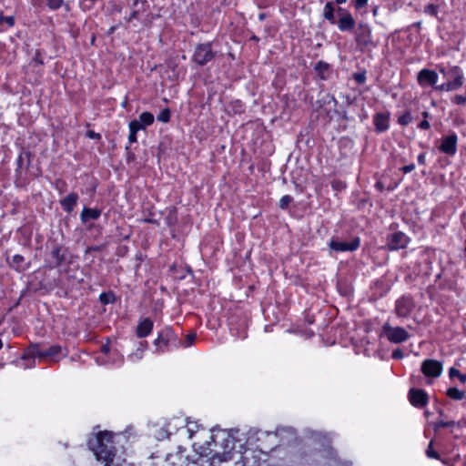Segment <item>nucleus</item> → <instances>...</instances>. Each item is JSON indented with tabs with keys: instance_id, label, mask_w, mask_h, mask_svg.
<instances>
[{
	"instance_id": "nucleus-1",
	"label": "nucleus",
	"mask_w": 466,
	"mask_h": 466,
	"mask_svg": "<svg viewBox=\"0 0 466 466\" xmlns=\"http://www.w3.org/2000/svg\"><path fill=\"white\" fill-rule=\"evenodd\" d=\"M113 433L110 431H100L93 439L88 441V446L94 451L98 461L105 462V466H120L115 463V447L113 446Z\"/></svg>"
},
{
	"instance_id": "nucleus-2",
	"label": "nucleus",
	"mask_w": 466,
	"mask_h": 466,
	"mask_svg": "<svg viewBox=\"0 0 466 466\" xmlns=\"http://www.w3.org/2000/svg\"><path fill=\"white\" fill-rule=\"evenodd\" d=\"M59 355H66V353L63 352V349L59 345H53L49 347L47 350H40L38 345H32L26 350V351L22 356V360L27 361L25 363H23L22 365L25 369L35 367V358H39L40 360L49 358L53 361H58Z\"/></svg>"
},
{
	"instance_id": "nucleus-3",
	"label": "nucleus",
	"mask_w": 466,
	"mask_h": 466,
	"mask_svg": "<svg viewBox=\"0 0 466 466\" xmlns=\"http://www.w3.org/2000/svg\"><path fill=\"white\" fill-rule=\"evenodd\" d=\"M439 71L447 79L445 83L435 86V90L440 92H452L461 88L464 84V73L458 66L446 68L439 66Z\"/></svg>"
},
{
	"instance_id": "nucleus-4",
	"label": "nucleus",
	"mask_w": 466,
	"mask_h": 466,
	"mask_svg": "<svg viewBox=\"0 0 466 466\" xmlns=\"http://www.w3.org/2000/svg\"><path fill=\"white\" fill-rule=\"evenodd\" d=\"M381 330L383 336L391 343H402L410 338V334L404 328L392 327L389 322L383 324Z\"/></svg>"
},
{
	"instance_id": "nucleus-5",
	"label": "nucleus",
	"mask_w": 466,
	"mask_h": 466,
	"mask_svg": "<svg viewBox=\"0 0 466 466\" xmlns=\"http://www.w3.org/2000/svg\"><path fill=\"white\" fill-rule=\"evenodd\" d=\"M360 243L359 238H355L350 242L332 238L329 243V247L330 251L334 252H352L360 247Z\"/></svg>"
},
{
	"instance_id": "nucleus-6",
	"label": "nucleus",
	"mask_w": 466,
	"mask_h": 466,
	"mask_svg": "<svg viewBox=\"0 0 466 466\" xmlns=\"http://www.w3.org/2000/svg\"><path fill=\"white\" fill-rule=\"evenodd\" d=\"M458 136L451 132L443 137L439 146V150L450 157H453L457 153Z\"/></svg>"
},
{
	"instance_id": "nucleus-7",
	"label": "nucleus",
	"mask_w": 466,
	"mask_h": 466,
	"mask_svg": "<svg viewBox=\"0 0 466 466\" xmlns=\"http://www.w3.org/2000/svg\"><path fill=\"white\" fill-rule=\"evenodd\" d=\"M214 57V53L211 49L210 44H201L196 47L193 59L199 66H203L211 61Z\"/></svg>"
},
{
	"instance_id": "nucleus-8",
	"label": "nucleus",
	"mask_w": 466,
	"mask_h": 466,
	"mask_svg": "<svg viewBox=\"0 0 466 466\" xmlns=\"http://www.w3.org/2000/svg\"><path fill=\"white\" fill-rule=\"evenodd\" d=\"M420 370L428 378H437L442 372V364L436 360H425L421 363Z\"/></svg>"
},
{
	"instance_id": "nucleus-9",
	"label": "nucleus",
	"mask_w": 466,
	"mask_h": 466,
	"mask_svg": "<svg viewBox=\"0 0 466 466\" xmlns=\"http://www.w3.org/2000/svg\"><path fill=\"white\" fill-rule=\"evenodd\" d=\"M417 81L420 86H437L438 81V74L431 69L423 68L421 69L417 76Z\"/></svg>"
},
{
	"instance_id": "nucleus-10",
	"label": "nucleus",
	"mask_w": 466,
	"mask_h": 466,
	"mask_svg": "<svg viewBox=\"0 0 466 466\" xmlns=\"http://www.w3.org/2000/svg\"><path fill=\"white\" fill-rule=\"evenodd\" d=\"M338 15L339 19L338 21V27L340 31H350L355 25V20L352 15L346 9L339 8Z\"/></svg>"
},
{
	"instance_id": "nucleus-11",
	"label": "nucleus",
	"mask_w": 466,
	"mask_h": 466,
	"mask_svg": "<svg viewBox=\"0 0 466 466\" xmlns=\"http://www.w3.org/2000/svg\"><path fill=\"white\" fill-rule=\"evenodd\" d=\"M410 238L402 232H395L389 236L387 245L390 249L397 250L408 246Z\"/></svg>"
},
{
	"instance_id": "nucleus-12",
	"label": "nucleus",
	"mask_w": 466,
	"mask_h": 466,
	"mask_svg": "<svg viewBox=\"0 0 466 466\" xmlns=\"http://www.w3.org/2000/svg\"><path fill=\"white\" fill-rule=\"evenodd\" d=\"M356 42L361 47H368L372 45L371 30L368 25H359L356 32Z\"/></svg>"
},
{
	"instance_id": "nucleus-13",
	"label": "nucleus",
	"mask_w": 466,
	"mask_h": 466,
	"mask_svg": "<svg viewBox=\"0 0 466 466\" xmlns=\"http://www.w3.org/2000/svg\"><path fill=\"white\" fill-rule=\"evenodd\" d=\"M66 259V255L63 250V248L59 245H56L52 248L49 255H48V267L50 268H57L62 265V263Z\"/></svg>"
},
{
	"instance_id": "nucleus-14",
	"label": "nucleus",
	"mask_w": 466,
	"mask_h": 466,
	"mask_svg": "<svg viewBox=\"0 0 466 466\" xmlns=\"http://www.w3.org/2000/svg\"><path fill=\"white\" fill-rule=\"evenodd\" d=\"M409 400L413 406L421 408L428 403V395L423 390L410 389L409 391Z\"/></svg>"
},
{
	"instance_id": "nucleus-15",
	"label": "nucleus",
	"mask_w": 466,
	"mask_h": 466,
	"mask_svg": "<svg viewBox=\"0 0 466 466\" xmlns=\"http://www.w3.org/2000/svg\"><path fill=\"white\" fill-rule=\"evenodd\" d=\"M174 338V332L170 328L161 330L157 338L154 340L155 346L161 352L165 351L169 341Z\"/></svg>"
},
{
	"instance_id": "nucleus-16",
	"label": "nucleus",
	"mask_w": 466,
	"mask_h": 466,
	"mask_svg": "<svg viewBox=\"0 0 466 466\" xmlns=\"http://www.w3.org/2000/svg\"><path fill=\"white\" fill-rule=\"evenodd\" d=\"M413 301L409 297H401L396 301L395 312L399 317H407L413 309Z\"/></svg>"
},
{
	"instance_id": "nucleus-17",
	"label": "nucleus",
	"mask_w": 466,
	"mask_h": 466,
	"mask_svg": "<svg viewBox=\"0 0 466 466\" xmlns=\"http://www.w3.org/2000/svg\"><path fill=\"white\" fill-rule=\"evenodd\" d=\"M153 321L148 319V318H146L144 319L143 320H141L137 328V336L138 338H145L147 336H148L152 329H153Z\"/></svg>"
},
{
	"instance_id": "nucleus-18",
	"label": "nucleus",
	"mask_w": 466,
	"mask_h": 466,
	"mask_svg": "<svg viewBox=\"0 0 466 466\" xmlns=\"http://www.w3.org/2000/svg\"><path fill=\"white\" fill-rule=\"evenodd\" d=\"M373 123L377 132H384L389 128V116L383 113H377L374 116Z\"/></svg>"
},
{
	"instance_id": "nucleus-19",
	"label": "nucleus",
	"mask_w": 466,
	"mask_h": 466,
	"mask_svg": "<svg viewBox=\"0 0 466 466\" xmlns=\"http://www.w3.org/2000/svg\"><path fill=\"white\" fill-rule=\"evenodd\" d=\"M77 199H78L77 194L72 192V193L68 194L66 198H64L60 201V204L65 211L71 212V211H73L74 208L76 207Z\"/></svg>"
},
{
	"instance_id": "nucleus-20",
	"label": "nucleus",
	"mask_w": 466,
	"mask_h": 466,
	"mask_svg": "<svg viewBox=\"0 0 466 466\" xmlns=\"http://www.w3.org/2000/svg\"><path fill=\"white\" fill-rule=\"evenodd\" d=\"M101 216V210L97 208H84L81 212L80 218L83 223L88 220H96Z\"/></svg>"
},
{
	"instance_id": "nucleus-21",
	"label": "nucleus",
	"mask_w": 466,
	"mask_h": 466,
	"mask_svg": "<svg viewBox=\"0 0 466 466\" xmlns=\"http://www.w3.org/2000/svg\"><path fill=\"white\" fill-rule=\"evenodd\" d=\"M142 128H143V126L137 120H132L129 123L128 141L130 144L136 143L137 141V133Z\"/></svg>"
},
{
	"instance_id": "nucleus-22",
	"label": "nucleus",
	"mask_w": 466,
	"mask_h": 466,
	"mask_svg": "<svg viewBox=\"0 0 466 466\" xmlns=\"http://www.w3.org/2000/svg\"><path fill=\"white\" fill-rule=\"evenodd\" d=\"M24 261H25L24 257L17 254V255L13 256L10 265L15 270L23 271V270H25Z\"/></svg>"
},
{
	"instance_id": "nucleus-23",
	"label": "nucleus",
	"mask_w": 466,
	"mask_h": 466,
	"mask_svg": "<svg viewBox=\"0 0 466 466\" xmlns=\"http://www.w3.org/2000/svg\"><path fill=\"white\" fill-rule=\"evenodd\" d=\"M146 346H147V343L141 342L139 348L135 352L128 355V360L133 362L141 360L143 358V353L146 350Z\"/></svg>"
},
{
	"instance_id": "nucleus-24",
	"label": "nucleus",
	"mask_w": 466,
	"mask_h": 466,
	"mask_svg": "<svg viewBox=\"0 0 466 466\" xmlns=\"http://www.w3.org/2000/svg\"><path fill=\"white\" fill-rule=\"evenodd\" d=\"M447 396L452 400H462L465 396L463 390H461L457 388H450L446 392Z\"/></svg>"
},
{
	"instance_id": "nucleus-25",
	"label": "nucleus",
	"mask_w": 466,
	"mask_h": 466,
	"mask_svg": "<svg viewBox=\"0 0 466 466\" xmlns=\"http://www.w3.org/2000/svg\"><path fill=\"white\" fill-rule=\"evenodd\" d=\"M323 15L331 24H335L334 7L330 3L325 5Z\"/></svg>"
},
{
	"instance_id": "nucleus-26",
	"label": "nucleus",
	"mask_w": 466,
	"mask_h": 466,
	"mask_svg": "<svg viewBox=\"0 0 466 466\" xmlns=\"http://www.w3.org/2000/svg\"><path fill=\"white\" fill-rule=\"evenodd\" d=\"M140 124L143 126V128L147 126H150L153 124L154 122V116L149 113V112H143L140 116H139V120Z\"/></svg>"
},
{
	"instance_id": "nucleus-27",
	"label": "nucleus",
	"mask_w": 466,
	"mask_h": 466,
	"mask_svg": "<svg viewBox=\"0 0 466 466\" xmlns=\"http://www.w3.org/2000/svg\"><path fill=\"white\" fill-rule=\"evenodd\" d=\"M412 121V116L410 111L404 112L401 116L398 117V123L402 126L406 127Z\"/></svg>"
},
{
	"instance_id": "nucleus-28",
	"label": "nucleus",
	"mask_w": 466,
	"mask_h": 466,
	"mask_svg": "<svg viewBox=\"0 0 466 466\" xmlns=\"http://www.w3.org/2000/svg\"><path fill=\"white\" fill-rule=\"evenodd\" d=\"M453 425H455V421H453V420L445 421V420H440L434 423V430L438 431L439 429H441L442 427H451Z\"/></svg>"
},
{
	"instance_id": "nucleus-29",
	"label": "nucleus",
	"mask_w": 466,
	"mask_h": 466,
	"mask_svg": "<svg viewBox=\"0 0 466 466\" xmlns=\"http://www.w3.org/2000/svg\"><path fill=\"white\" fill-rule=\"evenodd\" d=\"M170 119V111L169 109L166 108L160 112V114L157 116V120L163 123L168 122Z\"/></svg>"
},
{
	"instance_id": "nucleus-30",
	"label": "nucleus",
	"mask_w": 466,
	"mask_h": 466,
	"mask_svg": "<svg viewBox=\"0 0 466 466\" xmlns=\"http://www.w3.org/2000/svg\"><path fill=\"white\" fill-rule=\"evenodd\" d=\"M292 200L293 198L289 195L283 196L279 200V208L282 209L287 208Z\"/></svg>"
},
{
	"instance_id": "nucleus-31",
	"label": "nucleus",
	"mask_w": 466,
	"mask_h": 466,
	"mask_svg": "<svg viewBox=\"0 0 466 466\" xmlns=\"http://www.w3.org/2000/svg\"><path fill=\"white\" fill-rule=\"evenodd\" d=\"M199 430V425L197 422H187L188 437L192 438L194 433Z\"/></svg>"
},
{
	"instance_id": "nucleus-32",
	"label": "nucleus",
	"mask_w": 466,
	"mask_h": 466,
	"mask_svg": "<svg viewBox=\"0 0 466 466\" xmlns=\"http://www.w3.org/2000/svg\"><path fill=\"white\" fill-rule=\"evenodd\" d=\"M5 23L9 27H13L15 25V17L14 16H4L0 14V25Z\"/></svg>"
},
{
	"instance_id": "nucleus-33",
	"label": "nucleus",
	"mask_w": 466,
	"mask_h": 466,
	"mask_svg": "<svg viewBox=\"0 0 466 466\" xmlns=\"http://www.w3.org/2000/svg\"><path fill=\"white\" fill-rule=\"evenodd\" d=\"M424 12L426 14H428V15H432V16H437V15H438V6L433 5V4H430V5L425 6Z\"/></svg>"
},
{
	"instance_id": "nucleus-34",
	"label": "nucleus",
	"mask_w": 466,
	"mask_h": 466,
	"mask_svg": "<svg viewBox=\"0 0 466 466\" xmlns=\"http://www.w3.org/2000/svg\"><path fill=\"white\" fill-rule=\"evenodd\" d=\"M329 69V65L323 61H319L315 66V70L322 75L324 72H326Z\"/></svg>"
},
{
	"instance_id": "nucleus-35",
	"label": "nucleus",
	"mask_w": 466,
	"mask_h": 466,
	"mask_svg": "<svg viewBox=\"0 0 466 466\" xmlns=\"http://www.w3.org/2000/svg\"><path fill=\"white\" fill-rule=\"evenodd\" d=\"M426 454L429 458H431V459H439L440 458L439 453L433 450L432 441L429 443V446L426 450Z\"/></svg>"
},
{
	"instance_id": "nucleus-36",
	"label": "nucleus",
	"mask_w": 466,
	"mask_h": 466,
	"mask_svg": "<svg viewBox=\"0 0 466 466\" xmlns=\"http://www.w3.org/2000/svg\"><path fill=\"white\" fill-rule=\"evenodd\" d=\"M63 3V0H47V6L52 10H56L62 6Z\"/></svg>"
},
{
	"instance_id": "nucleus-37",
	"label": "nucleus",
	"mask_w": 466,
	"mask_h": 466,
	"mask_svg": "<svg viewBox=\"0 0 466 466\" xmlns=\"http://www.w3.org/2000/svg\"><path fill=\"white\" fill-rule=\"evenodd\" d=\"M451 102L458 106L463 105L466 103V95H455L451 98Z\"/></svg>"
},
{
	"instance_id": "nucleus-38",
	"label": "nucleus",
	"mask_w": 466,
	"mask_h": 466,
	"mask_svg": "<svg viewBox=\"0 0 466 466\" xmlns=\"http://www.w3.org/2000/svg\"><path fill=\"white\" fill-rule=\"evenodd\" d=\"M197 339L196 333H190L187 336L185 347L191 346Z\"/></svg>"
},
{
	"instance_id": "nucleus-39",
	"label": "nucleus",
	"mask_w": 466,
	"mask_h": 466,
	"mask_svg": "<svg viewBox=\"0 0 466 466\" xmlns=\"http://www.w3.org/2000/svg\"><path fill=\"white\" fill-rule=\"evenodd\" d=\"M420 129L428 130L431 128V124L428 120L423 119L418 126Z\"/></svg>"
},
{
	"instance_id": "nucleus-40",
	"label": "nucleus",
	"mask_w": 466,
	"mask_h": 466,
	"mask_svg": "<svg viewBox=\"0 0 466 466\" xmlns=\"http://www.w3.org/2000/svg\"><path fill=\"white\" fill-rule=\"evenodd\" d=\"M414 169H415V165L414 164H410V165H407V166H404V167H401V171L404 174H408V173L411 172Z\"/></svg>"
},
{
	"instance_id": "nucleus-41",
	"label": "nucleus",
	"mask_w": 466,
	"mask_h": 466,
	"mask_svg": "<svg viewBox=\"0 0 466 466\" xmlns=\"http://www.w3.org/2000/svg\"><path fill=\"white\" fill-rule=\"evenodd\" d=\"M354 79L359 83V84H363L366 80V76L364 74H355L354 75Z\"/></svg>"
},
{
	"instance_id": "nucleus-42",
	"label": "nucleus",
	"mask_w": 466,
	"mask_h": 466,
	"mask_svg": "<svg viewBox=\"0 0 466 466\" xmlns=\"http://www.w3.org/2000/svg\"><path fill=\"white\" fill-rule=\"evenodd\" d=\"M367 3H368V0H355L354 5L357 9H360V8L364 7L367 5Z\"/></svg>"
},
{
	"instance_id": "nucleus-43",
	"label": "nucleus",
	"mask_w": 466,
	"mask_h": 466,
	"mask_svg": "<svg viewBox=\"0 0 466 466\" xmlns=\"http://www.w3.org/2000/svg\"><path fill=\"white\" fill-rule=\"evenodd\" d=\"M87 137H88L89 138H93V139H99V138L101 137L100 134L96 133V132H95V131H93V130H89V131L87 132Z\"/></svg>"
},
{
	"instance_id": "nucleus-44",
	"label": "nucleus",
	"mask_w": 466,
	"mask_h": 466,
	"mask_svg": "<svg viewBox=\"0 0 466 466\" xmlns=\"http://www.w3.org/2000/svg\"><path fill=\"white\" fill-rule=\"evenodd\" d=\"M418 163L420 165H425L426 163V156L425 153H421L418 156Z\"/></svg>"
},
{
	"instance_id": "nucleus-45",
	"label": "nucleus",
	"mask_w": 466,
	"mask_h": 466,
	"mask_svg": "<svg viewBox=\"0 0 466 466\" xmlns=\"http://www.w3.org/2000/svg\"><path fill=\"white\" fill-rule=\"evenodd\" d=\"M109 351H110V345H109V343H106V344L102 345L101 352H103L104 354H107V353H109Z\"/></svg>"
},
{
	"instance_id": "nucleus-46",
	"label": "nucleus",
	"mask_w": 466,
	"mask_h": 466,
	"mask_svg": "<svg viewBox=\"0 0 466 466\" xmlns=\"http://www.w3.org/2000/svg\"><path fill=\"white\" fill-rule=\"evenodd\" d=\"M449 373H450V377L453 378V377H458V376L460 375V373H461V372H460L458 370H456V369H454V368H451V369L450 370V372H449Z\"/></svg>"
},
{
	"instance_id": "nucleus-47",
	"label": "nucleus",
	"mask_w": 466,
	"mask_h": 466,
	"mask_svg": "<svg viewBox=\"0 0 466 466\" xmlns=\"http://www.w3.org/2000/svg\"><path fill=\"white\" fill-rule=\"evenodd\" d=\"M392 357L394 359H400L402 357V351L400 350H397L393 351Z\"/></svg>"
},
{
	"instance_id": "nucleus-48",
	"label": "nucleus",
	"mask_w": 466,
	"mask_h": 466,
	"mask_svg": "<svg viewBox=\"0 0 466 466\" xmlns=\"http://www.w3.org/2000/svg\"><path fill=\"white\" fill-rule=\"evenodd\" d=\"M461 383L466 382V374L460 373V375L457 377Z\"/></svg>"
},
{
	"instance_id": "nucleus-49",
	"label": "nucleus",
	"mask_w": 466,
	"mask_h": 466,
	"mask_svg": "<svg viewBox=\"0 0 466 466\" xmlns=\"http://www.w3.org/2000/svg\"><path fill=\"white\" fill-rule=\"evenodd\" d=\"M421 116H422L423 119H426V120H428V118L431 116V115L428 111H423L421 113Z\"/></svg>"
},
{
	"instance_id": "nucleus-50",
	"label": "nucleus",
	"mask_w": 466,
	"mask_h": 466,
	"mask_svg": "<svg viewBox=\"0 0 466 466\" xmlns=\"http://www.w3.org/2000/svg\"><path fill=\"white\" fill-rule=\"evenodd\" d=\"M197 446H198V444H197V443H194V448H195V450H196L197 451H198V449H199V450H203V447H202V446H198V447H197Z\"/></svg>"
},
{
	"instance_id": "nucleus-51",
	"label": "nucleus",
	"mask_w": 466,
	"mask_h": 466,
	"mask_svg": "<svg viewBox=\"0 0 466 466\" xmlns=\"http://www.w3.org/2000/svg\"><path fill=\"white\" fill-rule=\"evenodd\" d=\"M338 4H344L347 2V0H336Z\"/></svg>"
},
{
	"instance_id": "nucleus-52",
	"label": "nucleus",
	"mask_w": 466,
	"mask_h": 466,
	"mask_svg": "<svg viewBox=\"0 0 466 466\" xmlns=\"http://www.w3.org/2000/svg\"><path fill=\"white\" fill-rule=\"evenodd\" d=\"M209 439H210V441H207V443H208V445L210 444V442H211V441H214V437H213V435H211V436L209 437Z\"/></svg>"
},
{
	"instance_id": "nucleus-53",
	"label": "nucleus",
	"mask_w": 466,
	"mask_h": 466,
	"mask_svg": "<svg viewBox=\"0 0 466 466\" xmlns=\"http://www.w3.org/2000/svg\"><path fill=\"white\" fill-rule=\"evenodd\" d=\"M259 18L263 19L264 18V15L263 14L259 15Z\"/></svg>"
},
{
	"instance_id": "nucleus-54",
	"label": "nucleus",
	"mask_w": 466,
	"mask_h": 466,
	"mask_svg": "<svg viewBox=\"0 0 466 466\" xmlns=\"http://www.w3.org/2000/svg\"><path fill=\"white\" fill-rule=\"evenodd\" d=\"M18 162H19V164L22 162V157H19Z\"/></svg>"
},
{
	"instance_id": "nucleus-55",
	"label": "nucleus",
	"mask_w": 466,
	"mask_h": 466,
	"mask_svg": "<svg viewBox=\"0 0 466 466\" xmlns=\"http://www.w3.org/2000/svg\"><path fill=\"white\" fill-rule=\"evenodd\" d=\"M3 347L2 340L0 339V349Z\"/></svg>"
},
{
	"instance_id": "nucleus-56",
	"label": "nucleus",
	"mask_w": 466,
	"mask_h": 466,
	"mask_svg": "<svg viewBox=\"0 0 466 466\" xmlns=\"http://www.w3.org/2000/svg\"><path fill=\"white\" fill-rule=\"evenodd\" d=\"M268 436L276 437V434H268Z\"/></svg>"
}]
</instances>
